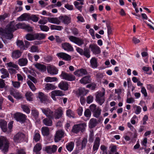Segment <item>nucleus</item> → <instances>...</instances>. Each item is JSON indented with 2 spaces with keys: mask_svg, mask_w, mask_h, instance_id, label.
Wrapping results in <instances>:
<instances>
[{
  "mask_svg": "<svg viewBox=\"0 0 154 154\" xmlns=\"http://www.w3.org/2000/svg\"><path fill=\"white\" fill-rule=\"evenodd\" d=\"M16 26L14 22H11L8 24L5 29L0 28V35L7 39H11L13 37V32L16 30Z\"/></svg>",
  "mask_w": 154,
  "mask_h": 154,
  "instance_id": "obj_1",
  "label": "nucleus"
},
{
  "mask_svg": "<svg viewBox=\"0 0 154 154\" xmlns=\"http://www.w3.org/2000/svg\"><path fill=\"white\" fill-rule=\"evenodd\" d=\"M9 143L6 138L3 137H0V149L2 152L6 154L8 151Z\"/></svg>",
  "mask_w": 154,
  "mask_h": 154,
  "instance_id": "obj_2",
  "label": "nucleus"
},
{
  "mask_svg": "<svg viewBox=\"0 0 154 154\" xmlns=\"http://www.w3.org/2000/svg\"><path fill=\"white\" fill-rule=\"evenodd\" d=\"M7 122L4 120H0V127L3 132H7L8 134L10 133L13 127V122H11L8 124V128L7 127Z\"/></svg>",
  "mask_w": 154,
  "mask_h": 154,
  "instance_id": "obj_3",
  "label": "nucleus"
},
{
  "mask_svg": "<svg viewBox=\"0 0 154 154\" xmlns=\"http://www.w3.org/2000/svg\"><path fill=\"white\" fill-rule=\"evenodd\" d=\"M86 126V124L85 123L74 125L73 126L72 131L75 134H77L80 131L82 132L85 131Z\"/></svg>",
  "mask_w": 154,
  "mask_h": 154,
  "instance_id": "obj_4",
  "label": "nucleus"
},
{
  "mask_svg": "<svg viewBox=\"0 0 154 154\" xmlns=\"http://www.w3.org/2000/svg\"><path fill=\"white\" fill-rule=\"evenodd\" d=\"M89 108L93 113L94 117L97 118L99 117L101 114V110L99 107H97L96 105L93 104L90 105Z\"/></svg>",
  "mask_w": 154,
  "mask_h": 154,
  "instance_id": "obj_5",
  "label": "nucleus"
},
{
  "mask_svg": "<svg viewBox=\"0 0 154 154\" xmlns=\"http://www.w3.org/2000/svg\"><path fill=\"white\" fill-rule=\"evenodd\" d=\"M105 90L103 89V91L98 92L97 93L96 95V102L100 105H102L105 101Z\"/></svg>",
  "mask_w": 154,
  "mask_h": 154,
  "instance_id": "obj_6",
  "label": "nucleus"
},
{
  "mask_svg": "<svg viewBox=\"0 0 154 154\" xmlns=\"http://www.w3.org/2000/svg\"><path fill=\"white\" fill-rule=\"evenodd\" d=\"M69 39L79 46H81L84 43V39L81 38L77 37L71 35L68 37Z\"/></svg>",
  "mask_w": 154,
  "mask_h": 154,
  "instance_id": "obj_7",
  "label": "nucleus"
},
{
  "mask_svg": "<svg viewBox=\"0 0 154 154\" xmlns=\"http://www.w3.org/2000/svg\"><path fill=\"white\" fill-rule=\"evenodd\" d=\"M14 117L17 121L23 123L26 120V116L22 113L17 112L14 114Z\"/></svg>",
  "mask_w": 154,
  "mask_h": 154,
  "instance_id": "obj_8",
  "label": "nucleus"
},
{
  "mask_svg": "<svg viewBox=\"0 0 154 154\" xmlns=\"http://www.w3.org/2000/svg\"><path fill=\"white\" fill-rule=\"evenodd\" d=\"M25 137V135L24 134L19 132L14 135V140L15 142L20 143L23 141Z\"/></svg>",
  "mask_w": 154,
  "mask_h": 154,
  "instance_id": "obj_9",
  "label": "nucleus"
},
{
  "mask_svg": "<svg viewBox=\"0 0 154 154\" xmlns=\"http://www.w3.org/2000/svg\"><path fill=\"white\" fill-rule=\"evenodd\" d=\"M64 131L62 129H59L56 132L54 136V141L57 142L60 140L65 135Z\"/></svg>",
  "mask_w": 154,
  "mask_h": 154,
  "instance_id": "obj_10",
  "label": "nucleus"
},
{
  "mask_svg": "<svg viewBox=\"0 0 154 154\" xmlns=\"http://www.w3.org/2000/svg\"><path fill=\"white\" fill-rule=\"evenodd\" d=\"M60 76L63 79L70 81L74 80L75 78V77L73 75L68 74L63 71L62 72Z\"/></svg>",
  "mask_w": 154,
  "mask_h": 154,
  "instance_id": "obj_11",
  "label": "nucleus"
},
{
  "mask_svg": "<svg viewBox=\"0 0 154 154\" xmlns=\"http://www.w3.org/2000/svg\"><path fill=\"white\" fill-rule=\"evenodd\" d=\"M63 114V109L61 107H59L54 111L53 112V116L52 117L53 119L54 118L56 119H58L62 117Z\"/></svg>",
  "mask_w": 154,
  "mask_h": 154,
  "instance_id": "obj_12",
  "label": "nucleus"
},
{
  "mask_svg": "<svg viewBox=\"0 0 154 154\" xmlns=\"http://www.w3.org/2000/svg\"><path fill=\"white\" fill-rule=\"evenodd\" d=\"M40 109L42 111L43 113L47 117L52 119V117H53V111L48 108H40Z\"/></svg>",
  "mask_w": 154,
  "mask_h": 154,
  "instance_id": "obj_13",
  "label": "nucleus"
},
{
  "mask_svg": "<svg viewBox=\"0 0 154 154\" xmlns=\"http://www.w3.org/2000/svg\"><path fill=\"white\" fill-rule=\"evenodd\" d=\"M10 94L17 100L20 99L23 97L22 94L17 90L13 89L10 91Z\"/></svg>",
  "mask_w": 154,
  "mask_h": 154,
  "instance_id": "obj_14",
  "label": "nucleus"
},
{
  "mask_svg": "<svg viewBox=\"0 0 154 154\" xmlns=\"http://www.w3.org/2000/svg\"><path fill=\"white\" fill-rule=\"evenodd\" d=\"M89 48L91 49L93 53L95 54H99L101 52L100 47L95 44L90 45L89 46Z\"/></svg>",
  "mask_w": 154,
  "mask_h": 154,
  "instance_id": "obj_15",
  "label": "nucleus"
},
{
  "mask_svg": "<svg viewBox=\"0 0 154 154\" xmlns=\"http://www.w3.org/2000/svg\"><path fill=\"white\" fill-rule=\"evenodd\" d=\"M47 69L48 73L51 75H56L58 73V70L54 66L49 65L47 66Z\"/></svg>",
  "mask_w": 154,
  "mask_h": 154,
  "instance_id": "obj_16",
  "label": "nucleus"
},
{
  "mask_svg": "<svg viewBox=\"0 0 154 154\" xmlns=\"http://www.w3.org/2000/svg\"><path fill=\"white\" fill-rule=\"evenodd\" d=\"M57 56L63 59V60L66 61H70L71 60V56L64 52H60L57 54Z\"/></svg>",
  "mask_w": 154,
  "mask_h": 154,
  "instance_id": "obj_17",
  "label": "nucleus"
},
{
  "mask_svg": "<svg viewBox=\"0 0 154 154\" xmlns=\"http://www.w3.org/2000/svg\"><path fill=\"white\" fill-rule=\"evenodd\" d=\"M57 146L55 145L47 146L45 148V151L48 153L52 154L56 152Z\"/></svg>",
  "mask_w": 154,
  "mask_h": 154,
  "instance_id": "obj_18",
  "label": "nucleus"
},
{
  "mask_svg": "<svg viewBox=\"0 0 154 154\" xmlns=\"http://www.w3.org/2000/svg\"><path fill=\"white\" fill-rule=\"evenodd\" d=\"M63 49L67 51H72L74 50L72 45L69 43L64 42L61 45Z\"/></svg>",
  "mask_w": 154,
  "mask_h": 154,
  "instance_id": "obj_19",
  "label": "nucleus"
},
{
  "mask_svg": "<svg viewBox=\"0 0 154 154\" xmlns=\"http://www.w3.org/2000/svg\"><path fill=\"white\" fill-rule=\"evenodd\" d=\"M59 19L65 24H68L71 22V18L66 15L61 16L59 17Z\"/></svg>",
  "mask_w": 154,
  "mask_h": 154,
  "instance_id": "obj_20",
  "label": "nucleus"
},
{
  "mask_svg": "<svg viewBox=\"0 0 154 154\" xmlns=\"http://www.w3.org/2000/svg\"><path fill=\"white\" fill-rule=\"evenodd\" d=\"M74 74L78 77L82 76L88 74V72L85 69H78L74 72Z\"/></svg>",
  "mask_w": 154,
  "mask_h": 154,
  "instance_id": "obj_21",
  "label": "nucleus"
},
{
  "mask_svg": "<svg viewBox=\"0 0 154 154\" xmlns=\"http://www.w3.org/2000/svg\"><path fill=\"white\" fill-rule=\"evenodd\" d=\"M51 94V97L54 100H56V96H62L64 95L62 91L59 90L53 91Z\"/></svg>",
  "mask_w": 154,
  "mask_h": 154,
  "instance_id": "obj_22",
  "label": "nucleus"
},
{
  "mask_svg": "<svg viewBox=\"0 0 154 154\" xmlns=\"http://www.w3.org/2000/svg\"><path fill=\"white\" fill-rule=\"evenodd\" d=\"M100 139L98 137H96L94 143L93 148V151H97L99 147Z\"/></svg>",
  "mask_w": 154,
  "mask_h": 154,
  "instance_id": "obj_23",
  "label": "nucleus"
},
{
  "mask_svg": "<svg viewBox=\"0 0 154 154\" xmlns=\"http://www.w3.org/2000/svg\"><path fill=\"white\" fill-rule=\"evenodd\" d=\"M58 86L60 89L64 91L67 90L69 88V85L66 82L61 81Z\"/></svg>",
  "mask_w": 154,
  "mask_h": 154,
  "instance_id": "obj_24",
  "label": "nucleus"
},
{
  "mask_svg": "<svg viewBox=\"0 0 154 154\" xmlns=\"http://www.w3.org/2000/svg\"><path fill=\"white\" fill-rule=\"evenodd\" d=\"M87 142V139L85 138H84L81 142H80L79 141H78L76 142V145L77 146H79L81 145V149H82L85 148Z\"/></svg>",
  "mask_w": 154,
  "mask_h": 154,
  "instance_id": "obj_25",
  "label": "nucleus"
},
{
  "mask_svg": "<svg viewBox=\"0 0 154 154\" xmlns=\"http://www.w3.org/2000/svg\"><path fill=\"white\" fill-rule=\"evenodd\" d=\"M91 79L90 76H85L80 80V82L82 84H85L91 82Z\"/></svg>",
  "mask_w": 154,
  "mask_h": 154,
  "instance_id": "obj_26",
  "label": "nucleus"
},
{
  "mask_svg": "<svg viewBox=\"0 0 154 154\" xmlns=\"http://www.w3.org/2000/svg\"><path fill=\"white\" fill-rule=\"evenodd\" d=\"M51 119H53L48 117L46 118L43 120V123L46 126H51L52 125V121Z\"/></svg>",
  "mask_w": 154,
  "mask_h": 154,
  "instance_id": "obj_27",
  "label": "nucleus"
},
{
  "mask_svg": "<svg viewBox=\"0 0 154 154\" xmlns=\"http://www.w3.org/2000/svg\"><path fill=\"white\" fill-rule=\"evenodd\" d=\"M21 52L18 50L14 51L12 53L11 57L14 59H17L19 58L21 55Z\"/></svg>",
  "mask_w": 154,
  "mask_h": 154,
  "instance_id": "obj_28",
  "label": "nucleus"
},
{
  "mask_svg": "<svg viewBox=\"0 0 154 154\" xmlns=\"http://www.w3.org/2000/svg\"><path fill=\"white\" fill-rule=\"evenodd\" d=\"M34 65L36 68L39 70L43 72L46 71V67L45 65L38 63L34 64Z\"/></svg>",
  "mask_w": 154,
  "mask_h": 154,
  "instance_id": "obj_29",
  "label": "nucleus"
},
{
  "mask_svg": "<svg viewBox=\"0 0 154 154\" xmlns=\"http://www.w3.org/2000/svg\"><path fill=\"white\" fill-rule=\"evenodd\" d=\"M48 21L51 23L59 24L60 21L57 17H48L47 18Z\"/></svg>",
  "mask_w": 154,
  "mask_h": 154,
  "instance_id": "obj_30",
  "label": "nucleus"
},
{
  "mask_svg": "<svg viewBox=\"0 0 154 154\" xmlns=\"http://www.w3.org/2000/svg\"><path fill=\"white\" fill-rule=\"evenodd\" d=\"M28 62V60L26 58H21L19 59L18 60V64L20 66H26Z\"/></svg>",
  "mask_w": 154,
  "mask_h": 154,
  "instance_id": "obj_31",
  "label": "nucleus"
},
{
  "mask_svg": "<svg viewBox=\"0 0 154 154\" xmlns=\"http://www.w3.org/2000/svg\"><path fill=\"white\" fill-rule=\"evenodd\" d=\"M1 72L3 74L1 76L2 79H5L6 78H9V74L7 70L4 68H2L0 70Z\"/></svg>",
  "mask_w": 154,
  "mask_h": 154,
  "instance_id": "obj_32",
  "label": "nucleus"
},
{
  "mask_svg": "<svg viewBox=\"0 0 154 154\" xmlns=\"http://www.w3.org/2000/svg\"><path fill=\"white\" fill-rule=\"evenodd\" d=\"M41 131L42 134L43 136H47L49 134V128L47 127H43L42 128Z\"/></svg>",
  "mask_w": 154,
  "mask_h": 154,
  "instance_id": "obj_33",
  "label": "nucleus"
},
{
  "mask_svg": "<svg viewBox=\"0 0 154 154\" xmlns=\"http://www.w3.org/2000/svg\"><path fill=\"white\" fill-rule=\"evenodd\" d=\"M97 124V119H91L89 121V127L91 128H92L95 127Z\"/></svg>",
  "mask_w": 154,
  "mask_h": 154,
  "instance_id": "obj_34",
  "label": "nucleus"
},
{
  "mask_svg": "<svg viewBox=\"0 0 154 154\" xmlns=\"http://www.w3.org/2000/svg\"><path fill=\"white\" fill-rule=\"evenodd\" d=\"M42 149L41 145L40 143H37L34 146L33 149V151L36 154H40L39 152Z\"/></svg>",
  "mask_w": 154,
  "mask_h": 154,
  "instance_id": "obj_35",
  "label": "nucleus"
},
{
  "mask_svg": "<svg viewBox=\"0 0 154 154\" xmlns=\"http://www.w3.org/2000/svg\"><path fill=\"white\" fill-rule=\"evenodd\" d=\"M31 114L35 119L37 118L38 116L39 113L37 109L35 108H32L31 109Z\"/></svg>",
  "mask_w": 154,
  "mask_h": 154,
  "instance_id": "obj_36",
  "label": "nucleus"
},
{
  "mask_svg": "<svg viewBox=\"0 0 154 154\" xmlns=\"http://www.w3.org/2000/svg\"><path fill=\"white\" fill-rule=\"evenodd\" d=\"M38 97L41 102L46 101L47 100V97L43 93L40 92L38 94Z\"/></svg>",
  "mask_w": 154,
  "mask_h": 154,
  "instance_id": "obj_37",
  "label": "nucleus"
},
{
  "mask_svg": "<svg viewBox=\"0 0 154 154\" xmlns=\"http://www.w3.org/2000/svg\"><path fill=\"white\" fill-rule=\"evenodd\" d=\"M91 67L93 68H96L97 66V60L95 57L91 58L90 61Z\"/></svg>",
  "mask_w": 154,
  "mask_h": 154,
  "instance_id": "obj_38",
  "label": "nucleus"
},
{
  "mask_svg": "<svg viewBox=\"0 0 154 154\" xmlns=\"http://www.w3.org/2000/svg\"><path fill=\"white\" fill-rule=\"evenodd\" d=\"M21 107L23 111L27 114L30 113V109L27 105L21 104Z\"/></svg>",
  "mask_w": 154,
  "mask_h": 154,
  "instance_id": "obj_39",
  "label": "nucleus"
},
{
  "mask_svg": "<svg viewBox=\"0 0 154 154\" xmlns=\"http://www.w3.org/2000/svg\"><path fill=\"white\" fill-rule=\"evenodd\" d=\"M74 145V143L73 142L68 143L66 146V149L69 151H72L73 149Z\"/></svg>",
  "mask_w": 154,
  "mask_h": 154,
  "instance_id": "obj_40",
  "label": "nucleus"
},
{
  "mask_svg": "<svg viewBox=\"0 0 154 154\" xmlns=\"http://www.w3.org/2000/svg\"><path fill=\"white\" fill-rule=\"evenodd\" d=\"M85 56L87 58H89L90 57V51L87 48H85L84 49L83 55Z\"/></svg>",
  "mask_w": 154,
  "mask_h": 154,
  "instance_id": "obj_41",
  "label": "nucleus"
},
{
  "mask_svg": "<svg viewBox=\"0 0 154 154\" xmlns=\"http://www.w3.org/2000/svg\"><path fill=\"white\" fill-rule=\"evenodd\" d=\"M40 138V135L38 133V131H35V134L33 136V140L36 142H37L39 140Z\"/></svg>",
  "mask_w": 154,
  "mask_h": 154,
  "instance_id": "obj_42",
  "label": "nucleus"
},
{
  "mask_svg": "<svg viewBox=\"0 0 154 154\" xmlns=\"http://www.w3.org/2000/svg\"><path fill=\"white\" fill-rule=\"evenodd\" d=\"M25 37L27 40L29 41H32L35 39V34H32L28 33L26 35Z\"/></svg>",
  "mask_w": 154,
  "mask_h": 154,
  "instance_id": "obj_43",
  "label": "nucleus"
},
{
  "mask_svg": "<svg viewBox=\"0 0 154 154\" xmlns=\"http://www.w3.org/2000/svg\"><path fill=\"white\" fill-rule=\"evenodd\" d=\"M35 39L41 40L44 39L45 37V35L43 33H36L35 34Z\"/></svg>",
  "mask_w": 154,
  "mask_h": 154,
  "instance_id": "obj_44",
  "label": "nucleus"
},
{
  "mask_svg": "<svg viewBox=\"0 0 154 154\" xmlns=\"http://www.w3.org/2000/svg\"><path fill=\"white\" fill-rule=\"evenodd\" d=\"M66 116L69 118H75V115L74 112L70 109L67 110L66 112Z\"/></svg>",
  "mask_w": 154,
  "mask_h": 154,
  "instance_id": "obj_45",
  "label": "nucleus"
},
{
  "mask_svg": "<svg viewBox=\"0 0 154 154\" xmlns=\"http://www.w3.org/2000/svg\"><path fill=\"white\" fill-rule=\"evenodd\" d=\"M56 88V87L54 85L51 83H47L45 86V88L47 90H52Z\"/></svg>",
  "mask_w": 154,
  "mask_h": 154,
  "instance_id": "obj_46",
  "label": "nucleus"
},
{
  "mask_svg": "<svg viewBox=\"0 0 154 154\" xmlns=\"http://www.w3.org/2000/svg\"><path fill=\"white\" fill-rule=\"evenodd\" d=\"M50 28L51 30H56L60 31L63 29V27L61 26L52 25L50 26Z\"/></svg>",
  "mask_w": 154,
  "mask_h": 154,
  "instance_id": "obj_47",
  "label": "nucleus"
},
{
  "mask_svg": "<svg viewBox=\"0 0 154 154\" xmlns=\"http://www.w3.org/2000/svg\"><path fill=\"white\" fill-rule=\"evenodd\" d=\"M17 44L21 49L24 50L25 49L23 41L20 40L17 41Z\"/></svg>",
  "mask_w": 154,
  "mask_h": 154,
  "instance_id": "obj_48",
  "label": "nucleus"
},
{
  "mask_svg": "<svg viewBox=\"0 0 154 154\" xmlns=\"http://www.w3.org/2000/svg\"><path fill=\"white\" fill-rule=\"evenodd\" d=\"M91 112L89 109H87L84 112V116L89 119L91 116Z\"/></svg>",
  "mask_w": 154,
  "mask_h": 154,
  "instance_id": "obj_49",
  "label": "nucleus"
},
{
  "mask_svg": "<svg viewBox=\"0 0 154 154\" xmlns=\"http://www.w3.org/2000/svg\"><path fill=\"white\" fill-rule=\"evenodd\" d=\"M12 85L14 88L18 89L20 86V83L18 81H12Z\"/></svg>",
  "mask_w": 154,
  "mask_h": 154,
  "instance_id": "obj_50",
  "label": "nucleus"
},
{
  "mask_svg": "<svg viewBox=\"0 0 154 154\" xmlns=\"http://www.w3.org/2000/svg\"><path fill=\"white\" fill-rule=\"evenodd\" d=\"M88 91L84 88H81L79 89V94L80 95H84L86 94Z\"/></svg>",
  "mask_w": 154,
  "mask_h": 154,
  "instance_id": "obj_51",
  "label": "nucleus"
},
{
  "mask_svg": "<svg viewBox=\"0 0 154 154\" xmlns=\"http://www.w3.org/2000/svg\"><path fill=\"white\" fill-rule=\"evenodd\" d=\"M94 75H95L96 78L100 80L102 79L103 77V74L102 73H97L96 72H94Z\"/></svg>",
  "mask_w": 154,
  "mask_h": 154,
  "instance_id": "obj_52",
  "label": "nucleus"
},
{
  "mask_svg": "<svg viewBox=\"0 0 154 154\" xmlns=\"http://www.w3.org/2000/svg\"><path fill=\"white\" fill-rule=\"evenodd\" d=\"M27 18V14L26 13L22 14L20 17L17 18L19 21H23L25 20Z\"/></svg>",
  "mask_w": 154,
  "mask_h": 154,
  "instance_id": "obj_53",
  "label": "nucleus"
},
{
  "mask_svg": "<svg viewBox=\"0 0 154 154\" xmlns=\"http://www.w3.org/2000/svg\"><path fill=\"white\" fill-rule=\"evenodd\" d=\"M27 83L32 91H35L36 90V88L33 84L31 81L29 80L27 82Z\"/></svg>",
  "mask_w": 154,
  "mask_h": 154,
  "instance_id": "obj_54",
  "label": "nucleus"
},
{
  "mask_svg": "<svg viewBox=\"0 0 154 154\" xmlns=\"http://www.w3.org/2000/svg\"><path fill=\"white\" fill-rule=\"evenodd\" d=\"M57 78L56 77H47L45 79V81L47 82H52L56 81Z\"/></svg>",
  "mask_w": 154,
  "mask_h": 154,
  "instance_id": "obj_55",
  "label": "nucleus"
},
{
  "mask_svg": "<svg viewBox=\"0 0 154 154\" xmlns=\"http://www.w3.org/2000/svg\"><path fill=\"white\" fill-rule=\"evenodd\" d=\"M107 29V34L108 36L112 34V29L111 26L108 24H106Z\"/></svg>",
  "mask_w": 154,
  "mask_h": 154,
  "instance_id": "obj_56",
  "label": "nucleus"
},
{
  "mask_svg": "<svg viewBox=\"0 0 154 154\" xmlns=\"http://www.w3.org/2000/svg\"><path fill=\"white\" fill-rule=\"evenodd\" d=\"M23 29H25L28 32H31L33 30L32 27L28 25L24 24L23 26Z\"/></svg>",
  "mask_w": 154,
  "mask_h": 154,
  "instance_id": "obj_57",
  "label": "nucleus"
},
{
  "mask_svg": "<svg viewBox=\"0 0 154 154\" xmlns=\"http://www.w3.org/2000/svg\"><path fill=\"white\" fill-rule=\"evenodd\" d=\"M74 4L75 7L78 9L80 11H81L82 10V6L81 5H80V3L76 1H75L74 2Z\"/></svg>",
  "mask_w": 154,
  "mask_h": 154,
  "instance_id": "obj_58",
  "label": "nucleus"
},
{
  "mask_svg": "<svg viewBox=\"0 0 154 154\" xmlns=\"http://www.w3.org/2000/svg\"><path fill=\"white\" fill-rule=\"evenodd\" d=\"M32 93L30 92H26L25 94L26 99L29 101L31 100H32Z\"/></svg>",
  "mask_w": 154,
  "mask_h": 154,
  "instance_id": "obj_59",
  "label": "nucleus"
},
{
  "mask_svg": "<svg viewBox=\"0 0 154 154\" xmlns=\"http://www.w3.org/2000/svg\"><path fill=\"white\" fill-rule=\"evenodd\" d=\"M40 28L41 30L45 32H47L49 29L48 27L46 25H41L40 26Z\"/></svg>",
  "mask_w": 154,
  "mask_h": 154,
  "instance_id": "obj_60",
  "label": "nucleus"
},
{
  "mask_svg": "<svg viewBox=\"0 0 154 154\" xmlns=\"http://www.w3.org/2000/svg\"><path fill=\"white\" fill-rule=\"evenodd\" d=\"M47 18H48L47 17H44L43 19H41L38 22V23L41 24H46L48 21V20H47L46 19H47Z\"/></svg>",
  "mask_w": 154,
  "mask_h": 154,
  "instance_id": "obj_61",
  "label": "nucleus"
},
{
  "mask_svg": "<svg viewBox=\"0 0 154 154\" xmlns=\"http://www.w3.org/2000/svg\"><path fill=\"white\" fill-rule=\"evenodd\" d=\"M30 19L34 22H36L38 20V17L35 15H32L30 17Z\"/></svg>",
  "mask_w": 154,
  "mask_h": 154,
  "instance_id": "obj_62",
  "label": "nucleus"
},
{
  "mask_svg": "<svg viewBox=\"0 0 154 154\" xmlns=\"http://www.w3.org/2000/svg\"><path fill=\"white\" fill-rule=\"evenodd\" d=\"M5 81L2 79H0V88H5Z\"/></svg>",
  "mask_w": 154,
  "mask_h": 154,
  "instance_id": "obj_63",
  "label": "nucleus"
},
{
  "mask_svg": "<svg viewBox=\"0 0 154 154\" xmlns=\"http://www.w3.org/2000/svg\"><path fill=\"white\" fill-rule=\"evenodd\" d=\"M7 65L9 67H12L14 68H18V66L17 65L15 64L14 63L12 62H10L7 63Z\"/></svg>",
  "mask_w": 154,
  "mask_h": 154,
  "instance_id": "obj_64",
  "label": "nucleus"
}]
</instances>
